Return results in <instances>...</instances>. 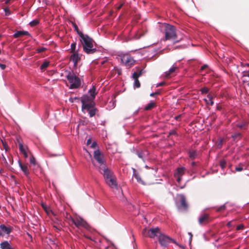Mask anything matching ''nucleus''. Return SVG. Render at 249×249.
Segmentation results:
<instances>
[{
  "instance_id": "1",
  "label": "nucleus",
  "mask_w": 249,
  "mask_h": 249,
  "mask_svg": "<svg viewBox=\"0 0 249 249\" xmlns=\"http://www.w3.org/2000/svg\"><path fill=\"white\" fill-rule=\"evenodd\" d=\"M165 40L172 39L175 40V42H178L182 38L177 39L178 36L176 33V27L168 24H164Z\"/></svg>"
},
{
  "instance_id": "2",
  "label": "nucleus",
  "mask_w": 249,
  "mask_h": 249,
  "mask_svg": "<svg viewBox=\"0 0 249 249\" xmlns=\"http://www.w3.org/2000/svg\"><path fill=\"white\" fill-rule=\"evenodd\" d=\"M81 38L83 40V50L87 53H93L96 51V49L93 48L92 38L87 35H84L83 34H81Z\"/></svg>"
},
{
  "instance_id": "3",
  "label": "nucleus",
  "mask_w": 249,
  "mask_h": 249,
  "mask_svg": "<svg viewBox=\"0 0 249 249\" xmlns=\"http://www.w3.org/2000/svg\"><path fill=\"white\" fill-rule=\"evenodd\" d=\"M93 97H91L88 95H84L81 98V102L82 103V110L85 112V108H89L95 106V103L94 101Z\"/></svg>"
},
{
  "instance_id": "4",
  "label": "nucleus",
  "mask_w": 249,
  "mask_h": 249,
  "mask_svg": "<svg viewBox=\"0 0 249 249\" xmlns=\"http://www.w3.org/2000/svg\"><path fill=\"white\" fill-rule=\"evenodd\" d=\"M66 77L71 83L70 89H76L80 86L81 82L79 78L73 72H69L66 75Z\"/></svg>"
},
{
  "instance_id": "5",
  "label": "nucleus",
  "mask_w": 249,
  "mask_h": 249,
  "mask_svg": "<svg viewBox=\"0 0 249 249\" xmlns=\"http://www.w3.org/2000/svg\"><path fill=\"white\" fill-rule=\"evenodd\" d=\"M160 229L158 227L148 229L145 228L142 230V234L143 236L153 238L159 236L160 233Z\"/></svg>"
},
{
  "instance_id": "6",
  "label": "nucleus",
  "mask_w": 249,
  "mask_h": 249,
  "mask_svg": "<svg viewBox=\"0 0 249 249\" xmlns=\"http://www.w3.org/2000/svg\"><path fill=\"white\" fill-rule=\"evenodd\" d=\"M178 197L179 198V203L178 205V209L181 211H187L189 206L185 196L183 195H180Z\"/></svg>"
},
{
  "instance_id": "7",
  "label": "nucleus",
  "mask_w": 249,
  "mask_h": 249,
  "mask_svg": "<svg viewBox=\"0 0 249 249\" xmlns=\"http://www.w3.org/2000/svg\"><path fill=\"white\" fill-rule=\"evenodd\" d=\"M72 220V224H74L77 228L81 227L87 228L88 224L82 217L80 216H76Z\"/></svg>"
},
{
  "instance_id": "8",
  "label": "nucleus",
  "mask_w": 249,
  "mask_h": 249,
  "mask_svg": "<svg viewBox=\"0 0 249 249\" xmlns=\"http://www.w3.org/2000/svg\"><path fill=\"white\" fill-rule=\"evenodd\" d=\"M94 159L100 164V167L106 166L105 164V159L104 155L99 151L96 150L94 152Z\"/></svg>"
},
{
  "instance_id": "9",
  "label": "nucleus",
  "mask_w": 249,
  "mask_h": 249,
  "mask_svg": "<svg viewBox=\"0 0 249 249\" xmlns=\"http://www.w3.org/2000/svg\"><path fill=\"white\" fill-rule=\"evenodd\" d=\"M159 241L160 244L162 246H167L170 241H173L175 243V242L172 238L169 237V236L160 233L159 236Z\"/></svg>"
},
{
  "instance_id": "10",
  "label": "nucleus",
  "mask_w": 249,
  "mask_h": 249,
  "mask_svg": "<svg viewBox=\"0 0 249 249\" xmlns=\"http://www.w3.org/2000/svg\"><path fill=\"white\" fill-rule=\"evenodd\" d=\"M121 61L126 66H131L135 62L133 58L128 54L123 55L121 56Z\"/></svg>"
},
{
  "instance_id": "11",
  "label": "nucleus",
  "mask_w": 249,
  "mask_h": 249,
  "mask_svg": "<svg viewBox=\"0 0 249 249\" xmlns=\"http://www.w3.org/2000/svg\"><path fill=\"white\" fill-rule=\"evenodd\" d=\"M99 172L103 175L105 181L114 176L113 173L107 166L99 167Z\"/></svg>"
},
{
  "instance_id": "12",
  "label": "nucleus",
  "mask_w": 249,
  "mask_h": 249,
  "mask_svg": "<svg viewBox=\"0 0 249 249\" xmlns=\"http://www.w3.org/2000/svg\"><path fill=\"white\" fill-rule=\"evenodd\" d=\"M13 230V228L11 226L1 224L0 225V236H4L5 235H9Z\"/></svg>"
},
{
  "instance_id": "13",
  "label": "nucleus",
  "mask_w": 249,
  "mask_h": 249,
  "mask_svg": "<svg viewBox=\"0 0 249 249\" xmlns=\"http://www.w3.org/2000/svg\"><path fill=\"white\" fill-rule=\"evenodd\" d=\"M106 183L112 188H117V183L115 176H113L110 178L107 179L106 181Z\"/></svg>"
},
{
  "instance_id": "14",
  "label": "nucleus",
  "mask_w": 249,
  "mask_h": 249,
  "mask_svg": "<svg viewBox=\"0 0 249 249\" xmlns=\"http://www.w3.org/2000/svg\"><path fill=\"white\" fill-rule=\"evenodd\" d=\"M210 217L208 214L204 213L201 215L198 219V223L200 225H205L209 223Z\"/></svg>"
},
{
  "instance_id": "15",
  "label": "nucleus",
  "mask_w": 249,
  "mask_h": 249,
  "mask_svg": "<svg viewBox=\"0 0 249 249\" xmlns=\"http://www.w3.org/2000/svg\"><path fill=\"white\" fill-rule=\"evenodd\" d=\"M80 60V57L79 55L78 50L76 51V53H72L70 58V60L74 63V66L75 67L77 66V63Z\"/></svg>"
},
{
  "instance_id": "16",
  "label": "nucleus",
  "mask_w": 249,
  "mask_h": 249,
  "mask_svg": "<svg viewBox=\"0 0 249 249\" xmlns=\"http://www.w3.org/2000/svg\"><path fill=\"white\" fill-rule=\"evenodd\" d=\"M85 110H87V111L88 112L90 117H92L95 116L97 112L98 111L97 108H96L95 106H93L89 108H85Z\"/></svg>"
},
{
  "instance_id": "17",
  "label": "nucleus",
  "mask_w": 249,
  "mask_h": 249,
  "mask_svg": "<svg viewBox=\"0 0 249 249\" xmlns=\"http://www.w3.org/2000/svg\"><path fill=\"white\" fill-rule=\"evenodd\" d=\"M25 36H30L31 35L28 32L26 31H18L14 34L13 36L15 38H18L19 37Z\"/></svg>"
},
{
  "instance_id": "18",
  "label": "nucleus",
  "mask_w": 249,
  "mask_h": 249,
  "mask_svg": "<svg viewBox=\"0 0 249 249\" xmlns=\"http://www.w3.org/2000/svg\"><path fill=\"white\" fill-rule=\"evenodd\" d=\"M185 171V168L183 167H178L176 169L174 176H182L184 174Z\"/></svg>"
},
{
  "instance_id": "19",
  "label": "nucleus",
  "mask_w": 249,
  "mask_h": 249,
  "mask_svg": "<svg viewBox=\"0 0 249 249\" xmlns=\"http://www.w3.org/2000/svg\"><path fill=\"white\" fill-rule=\"evenodd\" d=\"M235 126L240 130H245L247 129L248 123L245 121L239 122L236 124Z\"/></svg>"
},
{
  "instance_id": "20",
  "label": "nucleus",
  "mask_w": 249,
  "mask_h": 249,
  "mask_svg": "<svg viewBox=\"0 0 249 249\" xmlns=\"http://www.w3.org/2000/svg\"><path fill=\"white\" fill-rule=\"evenodd\" d=\"M1 249H15L12 248L10 243L7 241H5L0 244Z\"/></svg>"
},
{
  "instance_id": "21",
  "label": "nucleus",
  "mask_w": 249,
  "mask_h": 249,
  "mask_svg": "<svg viewBox=\"0 0 249 249\" xmlns=\"http://www.w3.org/2000/svg\"><path fill=\"white\" fill-rule=\"evenodd\" d=\"M18 163L21 170L23 172L25 176L28 177L29 174V172L27 166L25 164H22L20 161H18Z\"/></svg>"
},
{
  "instance_id": "22",
  "label": "nucleus",
  "mask_w": 249,
  "mask_h": 249,
  "mask_svg": "<svg viewBox=\"0 0 249 249\" xmlns=\"http://www.w3.org/2000/svg\"><path fill=\"white\" fill-rule=\"evenodd\" d=\"M133 176L135 177V178L137 179V181L140 183H141L142 185H145V183L144 181L142 179L140 176L136 173V171L135 169H133Z\"/></svg>"
},
{
  "instance_id": "23",
  "label": "nucleus",
  "mask_w": 249,
  "mask_h": 249,
  "mask_svg": "<svg viewBox=\"0 0 249 249\" xmlns=\"http://www.w3.org/2000/svg\"><path fill=\"white\" fill-rule=\"evenodd\" d=\"M136 154L139 158L141 159L142 160H144L145 155V152L142 150H137L136 152Z\"/></svg>"
},
{
  "instance_id": "24",
  "label": "nucleus",
  "mask_w": 249,
  "mask_h": 249,
  "mask_svg": "<svg viewBox=\"0 0 249 249\" xmlns=\"http://www.w3.org/2000/svg\"><path fill=\"white\" fill-rule=\"evenodd\" d=\"M177 69V68L176 67H173L171 68L168 71L165 72V77L167 78L170 77V75L175 72Z\"/></svg>"
},
{
  "instance_id": "25",
  "label": "nucleus",
  "mask_w": 249,
  "mask_h": 249,
  "mask_svg": "<svg viewBox=\"0 0 249 249\" xmlns=\"http://www.w3.org/2000/svg\"><path fill=\"white\" fill-rule=\"evenodd\" d=\"M156 107V103L154 102H151L147 104L144 107L145 110H149Z\"/></svg>"
},
{
  "instance_id": "26",
  "label": "nucleus",
  "mask_w": 249,
  "mask_h": 249,
  "mask_svg": "<svg viewBox=\"0 0 249 249\" xmlns=\"http://www.w3.org/2000/svg\"><path fill=\"white\" fill-rule=\"evenodd\" d=\"M17 141H18V145H19V150L20 151L23 153H25V152H26V148L25 147H24L22 143L21 142V141L20 140V139H17Z\"/></svg>"
},
{
  "instance_id": "27",
  "label": "nucleus",
  "mask_w": 249,
  "mask_h": 249,
  "mask_svg": "<svg viewBox=\"0 0 249 249\" xmlns=\"http://www.w3.org/2000/svg\"><path fill=\"white\" fill-rule=\"evenodd\" d=\"M189 157L194 160L197 156V153L196 150H191L189 151Z\"/></svg>"
},
{
  "instance_id": "28",
  "label": "nucleus",
  "mask_w": 249,
  "mask_h": 249,
  "mask_svg": "<svg viewBox=\"0 0 249 249\" xmlns=\"http://www.w3.org/2000/svg\"><path fill=\"white\" fill-rule=\"evenodd\" d=\"M96 88L95 87L93 86L92 88L89 90V93L90 94V97H93V99L94 100L95 96L96 95V92L95 91Z\"/></svg>"
},
{
  "instance_id": "29",
  "label": "nucleus",
  "mask_w": 249,
  "mask_h": 249,
  "mask_svg": "<svg viewBox=\"0 0 249 249\" xmlns=\"http://www.w3.org/2000/svg\"><path fill=\"white\" fill-rule=\"evenodd\" d=\"M231 136L234 141H238L241 137V133L240 132H236L235 133H233Z\"/></svg>"
},
{
  "instance_id": "30",
  "label": "nucleus",
  "mask_w": 249,
  "mask_h": 249,
  "mask_svg": "<svg viewBox=\"0 0 249 249\" xmlns=\"http://www.w3.org/2000/svg\"><path fill=\"white\" fill-rule=\"evenodd\" d=\"M143 73V70H140L138 72H135L133 74V78H139L140 76H141Z\"/></svg>"
},
{
  "instance_id": "31",
  "label": "nucleus",
  "mask_w": 249,
  "mask_h": 249,
  "mask_svg": "<svg viewBox=\"0 0 249 249\" xmlns=\"http://www.w3.org/2000/svg\"><path fill=\"white\" fill-rule=\"evenodd\" d=\"M219 164L221 169H224L226 166L227 162L225 160L222 159L220 161Z\"/></svg>"
},
{
  "instance_id": "32",
  "label": "nucleus",
  "mask_w": 249,
  "mask_h": 249,
  "mask_svg": "<svg viewBox=\"0 0 249 249\" xmlns=\"http://www.w3.org/2000/svg\"><path fill=\"white\" fill-rule=\"evenodd\" d=\"M76 46V42H73L71 44V52H70L71 53H76V51L75 50Z\"/></svg>"
},
{
  "instance_id": "33",
  "label": "nucleus",
  "mask_w": 249,
  "mask_h": 249,
  "mask_svg": "<svg viewBox=\"0 0 249 249\" xmlns=\"http://www.w3.org/2000/svg\"><path fill=\"white\" fill-rule=\"evenodd\" d=\"M72 25H73V28H74V30L75 31H76V32L77 33V34L79 35V36L81 37V34H83V33L81 31H79V29H78V26H77V25L74 23H72Z\"/></svg>"
},
{
  "instance_id": "34",
  "label": "nucleus",
  "mask_w": 249,
  "mask_h": 249,
  "mask_svg": "<svg viewBox=\"0 0 249 249\" xmlns=\"http://www.w3.org/2000/svg\"><path fill=\"white\" fill-rule=\"evenodd\" d=\"M49 63L48 61L43 62L40 66V69L43 70L47 68L49 66Z\"/></svg>"
},
{
  "instance_id": "35",
  "label": "nucleus",
  "mask_w": 249,
  "mask_h": 249,
  "mask_svg": "<svg viewBox=\"0 0 249 249\" xmlns=\"http://www.w3.org/2000/svg\"><path fill=\"white\" fill-rule=\"evenodd\" d=\"M38 23L39 20L38 19H34L33 21H31L29 24L31 27H34L37 25Z\"/></svg>"
},
{
  "instance_id": "36",
  "label": "nucleus",
  "mask_w": 249,
  "mask_h": 249,
  "mask_svg": "<svg viewBox=\"0 0 249 249\" xmlns=\"http://www.w3.org/2000/svg\"><path fill=\"white\" fill-rule=\"evenodd\" d=\"M134 79L135 82H134V86L136 88H140L141 86V84L140 81L138 80V78H133Z\"/></svg>"
},
{
  "instance_id": "37",
  "label": "nucleus",
  "mask_w": 249,
  "mask_h": 249,
  "mask_svg": "<svg viewBox=\"0 0 249 249\" xmlns=\"http://www.w3.org/2000/svg\"><path fill=\"white\" fill-rule=\"evenodd\" d=\"M30 162L31 164H33L34 165H36V159L33 156L30 158Z\"/></svg>"
},
{
  "instance_id": "38",
  "label": "nucleus",
  "mask_w": 249,
  "mask_h": 249,
  "mask_svg": "<svg viewBox=\"0 0 249 249\" xmlns=\"http://www.w3.org/2000/svg\"><path fill=\"white\" fill-rule=\"evenodd\" d=\"M243 165L242 164H240L238 166H237L235 167V171L237 172H240L242 171L243 170Z\"/></svg>"
},
{
  "instance_id": "39",
  "label": "nucleus",
  "mask_w": 249,
  "mask_h": 249,
  "mask_svg": "<svg viewBox=\"0 0 249 249\" xmlns=\"http://www.w3.org/2000/svg\"><path fill=\"white\" fill-rule=\"evenodd\" d=\"M3 10L5 12V16H9L11 14V12L10 11L8 8H4Z\"/></svg>"
},
{
  "instance_id": "40",
  "label": "nucleus",
  "mask_w": 249,
  "mask_h": 249,
  "mask_svg": "<svg viewBox=\"0 0 249 249\" xmlns=\"http://www.w3.org/2000/svg\"><path fill=\"white\" fill-rule=\"evenodd\" d=\"M53 228L54 229L55 231L57 232L60 231V230L61 229V226H60V225H59V226L53 225Z\"/></svg>"
},
{
  "instance_id": "41",
  "label": "nucleus",
  "mask_w": 249,
  "mask_h": 249,
  "mask_svg": "<svg viewBox=\"0 0 249 249\" xmlns=\"http://www.w3.org/2000/svg\"><path fill=\"white\" fill-rule=\"evenodd\" d=\"M208 98L209 99V101H210V105L211 106H213V98H212V96L210 95H208Z\"/></svg>"
},
{
  "instance_id": "42",
  "label": "nucleus",
  "mask_w": 249,
  "mask_h": 249,
  "mask_svg": "<svg viewBox=\"0 0 249 249\" xmlns=\"http://www.w3.org/2000/svg\"><path fill=\"white\" fill-rule=\"evenodd\" d=\"M201 92L202 93H207L209 91V89L207 88L204 87L201 89Z\"/></svg>"
},
{
  "instance_id": "43",
  "label": "nucleus",
  "mask_w": 249,
  "mask_h": 249,
  "mask_svg": "<svg viewBox=\"0 0 249 249\" xmlns=\"http://www.w3.org/2000/svg\"><path fill=\"white\" fill-rule=\"evenodd\" d=\"M46 50V49L45 48L42 47V48H40L37 49L36 50V51H37V53H40L44 52Z\"/></svg>"
},
{
  "instance_id": "44",
  "label": "nucleus",
  "mask_w": 249,
  "mask_h": 249,
  "mask_svg": "<svg viewBox=\"0 0 249 249\" xmlns=\"http://www.w3.org/2000/svg\"><path fill=\"white\" fill-rule=\"evenodd\" d=\"M67 218L68 220L70 221L72 223V220L74 219V217H72L71 215H69L68 213H67Z\"/></svg>"
},
{
  "instance_id": "45",
  "label": "nucleus",
  "mask_w": 249,
  "mask_h": 249,
  "mask_svg": "<svg viewBox=\"0 0 249 249\" xmlns=\"http://www.w3.org/2000/svg\"><path fill=\"white\" fill-rule=\"evenodd\" d=\"M178 182H180L182 179V176H174Z\"/></svg>"
},
{
  "instance_id": "46",
  "label": "nucleus",
  "mask_w": 249,
  "mask_h": 249,
  "mask_svg": "<svg viewBox=\"0 0 249 249\" xmlns=\"http://www.w3.org/2000/svg\"><path fill=\"white\" fill-rule=\"evenodd\" d=\"M244 228V225L243 224H240L237 226L236 229L237 230H243Z\"/></svg>"
},
{
  "instance_id": "47",
  "label": "nucleus",
  "mask_w": 249,
  "mask_h": 249,
  "mask_svg": "<svg viewBox=\"0 0 249 249\" xmlns=\"http://www.w3.org/2000/svg\"><path fill=\"white\" fill-rule=\"evenodd\" d=\"M176 134H177V132L175 130H172L169 133V135H176Z\"/></svg>"
},
{
  "instance_id": "48",
  "label": "nucleus",
  "mask_w": 249,
  "mask_h": 249,
  "mask_svg": "<svg viewBox=\"0 0 249 249\" xmlns=\"http://www.w3.org/2000/svg\"><path fill=\"white\" fill-rule=\"evenodd\" d=\"M2 144H3V146L4 148V149H5V150L7 151L8 149V146L7 144H6V143L2 142Z\"/></svg>"
},
{
  "instance_id": "49",
  "label": "nucleus",
  "mask_w": 249,
  "mask_h": 249,
  "mask_svg": "<svg viewBox=\"0 0 249 249\" xmlns=\"http://www.w3.org/2000/svg\"><path fill=\"white\" fill-rule=\"evenodd\" d=\"M76 100H79V98H78V97H75L74 98H71L69 100H70V102L72 103V102H73L74 101H75Z\"/></svg>"
},
{
  "instance_id": "50",
  "label": "nucleus",
  "mask_w": 249,
  "mask_h": 249,
  "mask_svg": "<svg viewBox=\"0 0 249 249\" xmlns=\"http://www.w3.org/2000/svg\"><path fill=\"white\" fill-rule=\"evenodd\" d=\"M159 94H160V92H155L151 93L150 94V96H152V97H153V96H154L155 95H159Z\"/></svg>"
},
{
  "instance_id": "51",
  "label": "nucleus",
  "mask_w": 249,
  "mask_h": 249,
  "mask_svg": "<svg viewBox=\"0 0 249 249\" xmlns=\"http://www.w3.org/2000/svg\"><path fill=\"white\" fill-rule=\"evenodd\" d=\"M97 145V143L95 142H94L92 143L90 147L92 148H95Z\"/></svg>"
},
{
  "instance_id": "52",
  "label": "nucleus",
  "mask_w": 249,
  "mask_h": 249,
  "mask_svg": "<svg viewBox=\"0 0 249 249\" xmlns=\"http://www.w3.org/2000/svg\"><path fill=\"white\" fill-rule=\"evenodd\" d=\"M124 3H122L121 4H120L118 6H117L116 7V9L118 11L119 10L121 9V8L122 7V6H123Z\"/></svg>"
},
{
  "instance_id": "53",
  "label": "nucleus",
  "mask_w": 249,
  "mask_h": 249,
  "mask_svg": "<svg viewBox=\"0 0 249 249\" xmlns=\"http://www.w3.org/2000/svg\"><path fill=\"white\" fill-rule=\"evenodd\" d=\"M42 207L43 208V209L47 212L48 213V211L47 210V207L45 206V204H42Z\"/></svg>"
},
{
  "instance_id": "54",
  "label": "nucleus",
  "mask_w": 249,
  "mask_h": 249,
  "mask_svg": "<svg viewBox=\"0 0 249 249\" xmlns=\"http://www.w3.org/2000/svg\"><path fill=\"white\" fill-rule=\"evenodd\" d=\"M165 85V82H161L158 84L157 87L163 86Z\"/></svg>"
},
{
  "instance_id": "55",
  "label": "nucleus",
  "mask_w": 249,
  "mask_h": 249,
  "mask_svg": "<svg viewBox=\"0 0 249 249\" xmlns=\"http://www.w3.org/2000/svg\"><path fill=\"white\" fill-rule=\"evenodd\" d=\"M207 67H208V66L207 65H204L203 66H202L201 67L200 71H202L204 70Z\"/></svg>"
},
{
  "instance_id": "56",
  "label": "nucleus",
  "mask_w": 249,
  "mask_h": 249,
  "mask_svg": "<svg viewBox=\"0 0 249 249\" xmlns=\"http://www.w3.org/2000/svg\"><path fill=\"white\" fill-rule=\"evenodd\" d=\"M0 68L2 70H4L5 69V68H6V65H4V64H2L0 63Z\"/></svg>"
},
{
  "instance_id": "57",
  "label": "nucleus",
  "mask_w": 249,
  "mask_h": 249,
  "mask_svg": "<svg viewBox=\"0 0 249 249\" xmlns=\"http://www.w3.org/2000/svg\"><path fill=\"white\" fill-rule=\"evenodd\" d=\"M225 209V206H222L220 208H219L217 210V211H220L222 210H224Z\"/></svg>"
},
{
  "instance_id": "58",
  "label": "nucleus",
  "mask_w": 249,
  "mask_h": 249,
  "mask_svg": "<svg viewBox=\"0 0 249 249\" xmlns=\"http://www.w3.org/2000/svg\"><path fill=\"white\" fill-rule=\"evenodd\" d=\"M188 234L190 236L189 240H190V242L191 243L192 240L193 234L191 232H188Z\"/></svg>"
},
{
  "instance_id": "59",
  "label": "nucleus",
  "mask_w": 249,
  "mask_h": 249,
  "mask_svg": "<svg viewBox=\"0 0 249 249\" xmlns=\"http://www.w3.org/2000/svg\"><path fill=\"white\" fill-rule=\"evenodd\" d=\"M181 115H178L175 117L176 120L178 121L179 118L181 117Z\"/></svg>"
},
{
  "instance_id": "60",
  "label": "nucleus",
  "mask_w": 249,
  "mask_h": 249,
  "mask_svg": "<svg viewBox=\"0 0 249 249\" xmlns=\"http://www.w3.org/2000/svg\"><path fill=\"white\" fill-rule=\"evenodd\" d=\"M91 143V140L90 139H89L87 141V145H89Z\"/></svg>"
},
{
  "instance_id": "61",
  "label": "nucleus",
  "mask_w": 249,
  "mask_h": 249,
  "mask_svg": "<svg viewBox=\"0 0 249 249\" xmlns=\"http://www.w3.org/2000/svg\"><path fill=\"white\" fill-rule=\"evenodd\" d=\"M22 154H23L25 158H27L28 157V154L26 151L25 152V153H23Z\"/></svg>"
},
{
  "instance_id": "62",
  "label": "nucleus",
  "mask_w": 249,
  "mask_h": 249,
  "mask_svg": "<svg viewBox=\"0 0 249 249\" xmlns=\"http://www.w3.org/2000/svg\"><path fill=\"white\" fill-rule=\"evenodd\" d=\"M10 1L11 0H5V3L8 4Z\"/></svg>"
},
{
  "instance_id": "63",
  "label": "nucleus",
  "mask_w": 249,
  "mask_h": 249,
  "mask_svg": "<svg viewBox=\"0 0 249 249\" xmlns=\"http://www.w3.org/2000/svg\"><path fill=\"white\" fill-rule=\"evenodd\" d=\"M231 222L230 221V222H229L228 223V224H227V226H229V227H230V226H231Z\"/></svg>"
},
{
  "instance_id": "64",
  "label": "nucleus",
  "mask_w": 249,
  "mask_h": 249,
  "mask_svg": "<svg viewBox=\"0 0 249 249\" xmlns=\"http://www.w3.org/2000/svg\"><path fill=\"white\" fill-rule=\"evenodd\" d=\"M196 164L195 162H193L192 163V166H195Z\"/></svg>"
}]
</instances>
